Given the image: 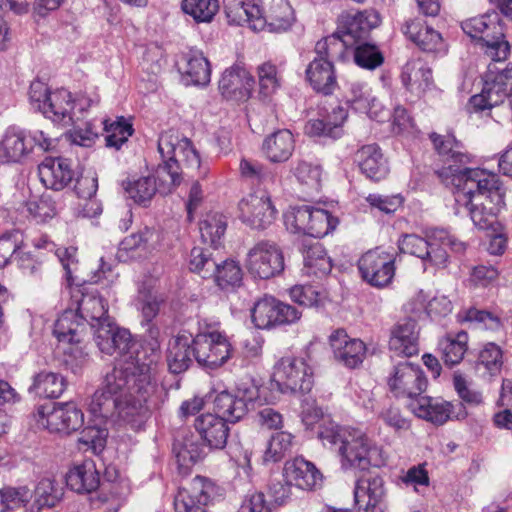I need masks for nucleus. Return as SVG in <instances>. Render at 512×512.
I'll return each instance as SVG.
<instances>
[{
  "mask_svg": "<svg viewBox=\"0 0 512 512\" xmlns=\"http://www.w3.org/2000/svg\"><path fill=\"white\" fill-rule=\"evenodd\" d=\"M156 391L150 369L142 370L132 364L119 366L105 375L89 410L95 417L119 421L133 431H140L151 417V399Z\"/></svg>",
  "mask_w": 512,
  "mask_h": 512,
  "instance_id": "obj_1",
  "label": "nucleus"
},
{
  "mask_svg": "<svg viewBox=\"0 0 512 512\" xmlns=\"http://www.w3.org/2000/svg\"><path fill=\"white\" fill-rule=\"evenodd\" d=\"M439 178L456 189V214L466 212L479 230L500 228L498 214L505 205V188L498 175L484 169L445 167Z\"/></svg>",
  "mask_w": 512,
  "mask_h": 512,
  "instance_id": "obj_2",
  "label": "nucleus"
},
{
  "mask_svg": "<svg viewBox=\"0 0 512 512\" xmlns=\"http://www.w3.org/2000/svg\"><path fill=\"white\" fill-rule=\"evenodd\" d=\"M175 130H163L158 138V151L163 162L156 169V177L160 184L157 186L156 178L143 176L129 181L125 190L129 197L137 204L147 206L157 191L166 194L177 187L182 180L181 162L185 167L198 169L200 156L186 138H180Z\"/></svg>",
  "mask_w": 512,
  "mask_h": 512,
  "instance_id": "obj_3",
  "label": "nucleus"
},
{
  "mask_svg": "<svg viewBox=\"0 0 512 512\" xmlns=\"http://www.w3.org/2000/svg\"><path fill=\"white\" fill-rule=\"evenodd\" d=\"M322 440H326L332 447L337 448L341 467L344 470L365 471L371 466L385 465L386 459L382 449L359 429L341 428L327 435L322 432Z\"/></svg>",
  "mask_w": 512,
  "mask_h": 512,
  "instance_id": "obj_4",
  "label": "nucleus"
},
{
  "mask_svg": "<svg viewBox=\"0 0 512 512\" xmlns=\"http://www.w3.org/2000/svg\"><path fill=\"white\" fill-rule=\"evenodd\" d=\"M398 245L401 252L420 258L425 269L447 267V248L458 254L464 253L467 248L464 241L459 240L447 229L438 227L427 229L424 237L406 234L399 240Z\"/></svg>",
  "mask_w": 512,
  "mask_h": 512,
  "instance_id": "obj_5",
  "label": "nucleus"
},
{
  "mask_svg": "<svg viewBox=\"0 0 512 512\" xmlns=\"http://www.w3.org/2000/svg\"><path fill=\"white\" fill-rule=\"evenodd\" d=\"M105 300L94 294H83L78 308L65 310L54 324L53 334L59 342L78 344L86 330V324L95 331L99 325L110 321Z\"/></svg>",
  "mask_w": 512,
  "mask_h": 512,
  "instance_id": "obj_6",
  "label": "nucleus"
},
{
  "mask_svg": "<svg viewBox=\"0 0 512 512\" xmlns=\"http://www.w3.org/2000/svg\"><path fill=\"white\" fill-rule=\"evenodd\" d=\"M380 22V15L374 9L341 13L337 19L335 32L325 37V54L342 59L346 49L365 39Z\"/></svg>",
  "mask_w": 512,
  "mask_h": 512,
  "instance_id": "obj_7",
  "label": "nucleus"
},
{
  "mask_svg": "<svg viewBox=\"0 0 512 512\" xmlns=\"http://www.w3.org/2000/svg\"><path fill=\"white\" fill-rule=\"evenodd\" d=\"M461 28L492 61L507 59L510 46L505 39L504 23L498 12L488 11L468 18L461 22Z\"/></svg>",
  "mask_w": 512,
  "mask_h": 512,
  "instance_id": "obj_8",
  "label": "nucleus"
},
{
  "mask_svg": "<svg viewBox=\"0 0 512 512\" xmlns=\"http://www.w3.org/2000/svg\"><path fill=\"white\" fill-rule=\"evenodd\" d=\"M283 217L287 230L303 234V274L318 278L320 243L318 219L313 215V208L307 205L290 207Z\"/></svg>",
  "mask_w": 512,
  "mask_h": 512,
  "instance_id": "obj_9",
  "label": "nucleus"
},
{
  "mask_svg": "<svg viewBox=\"0 0 512 512\" xmlns=\"http://www.w3.org/2000/svg\"><path fill=\"white\" fill-rule=\"evenodd\" d=\"M94 340L99 350L107 355H116L112 370L119 366L132 364L146 370L149 366L137 358L139 344L129 330L121 328L111 320L99 325L93 332Z\"/></svg>",
  "mask_w": 512,
  "mask_h": 512,
  "instance_id": "obj_10",
  "label": "nucleus"
},
{
  "mask_svg": "<svg viewBox=\"0 0 512 512\" xmlns=\"http://www.w3.org/2000/svg\"><path fill=\"white\" fill-rule=\"evenodd\" d=\"M99 102L98 95L90 97L85 93H80L73 97L70 91L60 88L52 92L42 114L55 124L79 128L78 122L84 119L90 107Z\"/></svg>",
  "mask_w": 512,
  "mask_h": 512,
  "instance_id": "obj_11",
  "label": "nucleus"
},
{
  "mask_svg": "<svg viewBox=\"0 0 512 512\" xmlns=\"http://www.w3.org/2000/svg\"><path fill=\"white\" fill-rule=\"evenodd\" d=\"M26 130H8L0 142V163H19L34 147L41 151H52L56 148L59 139L52 138L43 130H34L27 135Z\"/></svg>",
  "mask_w": 512,
  "mask_h": 512,
  "instance_id": "obj_12",
  "label": "nucleus"
},
{
  "mask_svg": "<svg viewBox=\"0 0 512 512\" xmlns=\"http://www.w3.org/2000/svg\"><path fill=\"white\" fill-rule=\"evenodd\" d=\"M35 417L50 433L64 436L71 435L84 425V413L72 401L39 405Z\"/></svg>",
  "mask_w": 512,
  "mask_h": 512,
  "instance_id": "obj_13",
  "label": "nucleus"
},
{
  "mask_svg": "<svg viewBox=\"0 0 512 512\" xmlns=\"http://www.w3.org/2000/svg\"><path fill=\"white\" fill-rule=\"evenodd\" d=\"M498 62L490 63L483 77V88L480 94L470 99L475 111H483L497 106L512 96V65L500 68Z\"/></svg>",
  "mask_w": 512,
  "mask_h": 512,
  "instance_id": "obj_14",
  "label": "nucleus"
},
{
  "mask_svg": "<svg viewBox=\"0 0 512 512\" xmlns=\"http://www.w3.org/2000/svg\"><path fill=\"white\" fill-rule=\"evenodd\" d=\"M313 384V371L303 359L283 357L274 367L272 388L281 393L309 394Z\"/></svg>",
  "mask_w": 512,
  "mask_h": 512,
  "instance_id": "obj_15",
  "label": "nucleus"
},
{
  "mask_svg": "<svg viewBox=\"0 0 512 512\" xmlns=\"http://www.w3.org/2000/svg\"><path fill=\"white\" fill-rule=\"evenodd\" d=\"M193 357L199 366L214 370L223 366L232 356V345L227 337L218 331L199 333L192 336Z\"/></svg>",
  "mask_w": 512,
  "mask_h": 512,
  "instance_id": "obj_16",
  "label": "nucleus"
},
{
  "mask_svg": "<svg viewBox=\"0 0 512 512\" xmlns=\"http://www.w3.org/2000/svg\"><path fill=\"white\" fill-rule=\"evenodd\" d=\"M245 266L252 277L270 279L284 271V255L275 242L262 240L248 251Z\"/></svg>",
  "mask_w": 512,
  "mask_h": 512,
  "instance_id": "obj_17",
  "label": "nucleus"
},
{
  "mask_svg": "<svg viewBox=\"0 0 512 512\" xmlns=\"http://www.w3.org/2000/svg\"><path fill=\"white\" fill-rule=\"evenodd\" d=\"M258 396L259 389L252 382L241 383L234 393L221 391L213 400L215 414L223 417L227 423H236L246 416L249 405Z\"/></svg>",
  "mask_w": 512,
  "mask_h": 512,
  "instance_id": "obj_18",
  "label": "nucleus"
},
{
  "mask_svg": "<svg viewBox=\"0 0 512 512\" xmlns=\"http://www.w3.org/2000/svg\"><path fill=\"white\" fill-rule=\"evenodd\" d=\"M219 487L211 480L196 476L188 487H180L174 498L176 512H207L205 506L219 496Z\"/></svg>",
  "mask_w": 512,
  "mask_h": 512,
  "instance_id": "obj_19",
  "label": "nucleus"
},
{
  "mask_svg": "<svg viewBox=\"0 0 512 512\" xmlns=\"http://www.w3.org/2000/svg\"><path fill=\"white\" fill-rule=\"evenodd\" d=\"M388 386L396 397L410 401L426 390L427 380L419 365L405 360L393 367Z\"/></svg>",
  "mask_w": 512,
  "mask_h": 512,
  "instance_id": "obj_20",
  "label": "nucleus"
},
{
  "mask_svg": "<svg viewBox=\"0 0 512 512\" xmlns=\"http://www.w3.org/2000/svg\"><path fill=\"white\" fill-rule=\"evenodd\" d=\"M393 254L376 248L369 250L358 261L360 274L367 283L383 288L392 282L395 274Z\"/></svg>",
  "mask_w": 512,
  "mask_h": 512,
  "instance_id": "obj_21",
  "label": "nucleus"
},
{
  "mask_svg": "<svg viewBox=\"0 0 512 512\" xmlns=\"http://www.w3.org/2000/svg\"><path fill=\"white\" fill-rule=\"evenodd\" d=\"M239 218L254 229H266L276 219L277 210L269 195L250 194L239 202Z\"/></svg>",
  "mask_w": 512,
  "mask_h": 512,
  "instance_id": "obj_22",
  "label": "nucleus"
},
{
  "mask_svg": "<svg viewBox=\"0 0 512 512\" xmlns=\"http://www.w3.org/2000/svg\"><path fill=\"white\" fill-rule=\"evenodd\" d=\"M354 499L365 512H387L383 478L378 474L359 478L354 488Z\"/></svg>",
  "mask_w": 512,
  "mask_h": 512,
  "instance_id": "obj_23",
  "label": "nucleus"
},
{
  "mask_svg": "<svg viewBox=\"0 0 512 512\" xmlns=\"http://www.w3.org/2000/svg\"><path fill=\"white\" fill-rule=\"evenodd\" d=\"M255 80L241 64L227 68L219 80V91L227 100L245 102L251 95Z\"/></svg>",
  "mask_w": 512,
  "mask_h": 512,
  "instance_id": "obj_24",
  "label": "nucleus"
},
{
  "mask_svg": "<svg viewBox=\"0 0 512 512\" xmlns=\"http://www.w3.org/2000/svg\"><path fill=\"white\" fill-rule=\"evenodd\" d=\"M329 346L336 361L349 369L359 367L365 358L363 341L350 338L344 329H337L329 336Z\"/></svg>",
  "mask_w": 512,
  "mask_h": 512,
  "instance_id": "obj_25",
  "label": "nucleus"
},
{
  "mask_svg": "<svg viewBox=\"0 0 512 512\" xmlns=\"http://www.w3.org/2000/svg\"><path fill=\"white\" fill-rule=\"evenodd\" d=\"M42 184L54 191L63 190L76 176L72 161L64 157H46L38 166Z\"/></svg>",
  "mask_w": 512,
  "mask_h": 512,
  "instance_id": "obj_26",
  "label": "nucleus"
},
{
  "mask_svg": "<svg viewBox=\"0 0 512 512\" xmlns=\"http://www.w3.org/2000/svg\"><path fill=\"white\" fill-rule=\"evenodd\" d=\"M194 427L210 450H222L226 447L230 428L220 415L202 414L195 419Z\"/></svg>",
  "mask_w": 512,
  "mask_h": 512,
  "instance_id": "obj_27",
  "label": "nucleus"
},
{
  "mask_svg": "<svg viewBox=\"0 0 512 512\" xmlns=\"http://www.w3.org/2000/svg\"><path fill=\"white\" fill-rule=\"evenodd\" d=\"M403 34L415 43L422 51L429 53L444 54L446 44L441 34L428 26L421 19H409L402 28Z\"/></svg>",
  "mask_w": 512,
  "mask_h": 512,
  "instance_id": "obj_28",
  "label": "nucleus"
},
{
  "mask_svg": "<svg viewBox=\"0 0 512 512\" xmlns=\"http://www.w3.org/2000/svg\"><path fill=\"white\" fill-rule=\"evenodd\" d=\"M228 21L236 25L247 24L254 31H261L267 24L263 10L256 0H226Z\"/></svg>",
  "mask_w": 512,
  "mask_h": 512,
  "instance_id": "obj_29",
  "label": "nucleus"
},
{
  "mask_svg": "<svg viewBox=\"0 0 512 512\" xmlns=\"http://www.w3.org/2000/svg\"><path fill=\"white\" fill-rule=\"evenodd\" d=\"M408 409L418 418L442 425L452 415L454 405L441 398H433L420 394L407 403Z\"/></svg>",
  "mask_w": 512,
  "mask_h": 512,
  "instance_id": "obj_30",
  "label": "nucleus"
},
{
  "mask_svg": "<svg viewBox=\"0 0 512 512\" xmlns=\"http://www.w3.org/2000/svg\"><path fill=\"white\" fill-rule=\"evenodd\" d=\"M429 137L436 152L440 156L445 157L448 162H451L437 170L438 175L439 171L445 167L452 166L454 169H466L462 168V166L470 162V157L464 151L462 142L458 141L454 134L449 130H444V133L432 132Z\"/></svg>",
  "mask_w": 512,
  "mask_h": 512,
  "instance_id": "obj_31",
  "label": "nucleus"
},
{
  "mask_svg": "<svg viewBox=\"0 0 512 512\" xmlns=\"http://www.w3.org/2000/svg\"><path fill=\"white\" fill-rule=\"evenodd\" d=\"M66 485L78 494H89L100 485V473L92 459L75 464L66 474Z\"/></svg>",
  "mask_w": 512,
  "mask_h": 512,
  "instance_id": "obj_32",
  "label": "nucleus"
},
{
  "mask_svg": "<svg viewBox=\"0 0 512 512\" xmlns=\"http://www.w3.org/2000/svg\"><path fill=\"white\" fill-rule=\"evenodd\" d=\"M418 329L413 319H405L391 330L389 348L397 355L411 357L418 354Z\"/></svg>",
  "mask_w": 512,
  "mask_h": 512,
  "instance_id": "obj_33",
  "label": "nucleus"
},
{
  "mask_svg": "<svg viewBox=\"0 0 512 512\" xmlns=\"http://www.w3.org/2000/svg\"><path fill=\"white\" fill-rule=\"evenodd\" d=\"M192 334L182 331L169 341L167 364L170 372L180 374L186 371L193 362Z\"/></svg>",
  "mask_w": 512,
  "mask_h": 512,
  "instance_id": "obj_34",
  "label": "nucleus"
},
{
  "mask_svg": "<svg viewBox=\"0 0 512 512\" xmlns=\"http://www.w3.org/2000/svg\"><path fill=\"white\" fill-rule=\"evenodd\" d=\"M318 468L313 462L302 456L286 461L283 468V478L295 487L310 491L316 485Z\"/></svg>",
  "mask_w": 512,
  "mask_h": 512,
  "instance_id": "obj_35",
  "label": "nucleus"
},
{
  "mask_svg": "<svg viewBox=\"0 0 512 512\" xmlns=\"http://www.w3.org/2000/svg\"><path fill=\"white\" fill-rule=\"evenodd\" d=\"M356 158L361 172L373 181H380L389 173L388 161L376 144L362 146Z\"/></svg>",
  "mask_w": 512,
  "mask_h": 512,
  "instance_id": "obj_36",
  "label": "nucleus"
},
{
  "mask_svg": "<svg viewBox=\"0 0 512 512\" xmlns=\"http://www.w3.org/2000/svg\"><path fill=\"white\" fill-rule=\"evenodd\" d=\"M184 61L180 72L185 85L205 86L210 82V63L202 52L190 50L185 54Z\"/></svg>",
  "mask_w": 512,
  "mask_h": 512,
  "instance_id": "obj_37",
  "label": "nucleus"
},
{
  "mask_svg": "<svg viewBox=\"0 0 512 512\" xmlns=\"http://www.w3.org/2000/svg\"><path fill=\"white\" fill-rule=\"evenodd\" d=\"M66 386V379L61 374L42 370L33 375L28 392L39 397L54 399L63 394Z\"/></svg>",
  "mask_w": 512,
  "mask_h": 512,
  "instance_id": "obj_38",
  "label": "nucleus"
},
{
  "mask_svg": "<svg viewBox=\"0 0 512 512\" xmlns=\"http://www.w3.org/2000/svg\"><path fill=\"white\" fill-rule=\"evenodd\" d=\"M262 150L271 162L287 161L294 150L291 130H275L264 140Z\"/></svg>",
  "mask_w": 512,
  "mask_h": 512,
  "instance_id": "obj_39",
  "label": "nucleus"
},
{
  "mask_svg": "<svg viewBox=\"0 0 512 512\" xmlns=\"http://www.w3.org/2000/svg\"><path fill=\"white\" fill-rule=\"evenodd\" d=\"M205 447H207L205 443H199L193 435L185 436L182 440H176L173 444V452L178 465L188 469L202 461L207 454Z\"/></svg>",
  "mask_w": 512,
  "mask_h": 512,
  "instance_id": "obj_40",
  "label": "nucleus"
},
{
  "mask_svg": "<svg viewBox=\"0 0 512 512\" xmlns=\"http://www.w3.org/2000/svg\"><path fill=\"white\" fill-rule=\"evenodd\" d=\"M76 180L74 192L79 198L87 200L83 207V215L85 217H95L102 212L101 205L93 200L98 189V179L95 175H78L74 178Z\"/></svg>",
  "mask_w": 512,
  "mask_h": 512,
  "instance_id": "obj_41",
  "label": "nucleus"
},
{
  "mask_svg": "<svg viewBox=\"0 0 512 512\" xmlns=\"http://www.w3.org/2000/svg\"><path fill=\"white\" fill-rule=\"evenodd\" d=\"M227 228V220L218 212L207 213L199 223L200 235L203 243L216 249L221 244V239Z\"/></svg>",
  "mask_w": 512,
  "mask_h": 512,
  "instance_id": "obj_42",
  "label": "nucleus"
},
{
  "mask_svg": "<svg viewBox=\"0 0 512 512\" xmlns=\"http://www.w3.org/2000/svg\"><path fill=\"white\" fill-rule=\"evenodd\" d=\"M468 334L458 332L455 336L448 335L439 342L444 363L450 367L459 364L467 351Z\"/></svg>",
  "mask_w": 512,
  "mask_h": 512,
  "instance_id": "obj_43",
  "label": "nucleus"
},
{
  "mask_svg": "<svg viewBox=\"0 0 512 512\" xmlns=\"http://www.w3.org/2000/svg\"><path fill=\"white\" fill-rule=\"evenodd\" d=\"M242 270L234 260L218 261L215 274L211 277L216 285L224 291H232L242 283Z\"/></svg>",
  "mask_w": 512,
  "mask_h": 512,
  "instance_id": "obj_44",
  "label": "nucleus"
},
{
  "mask_svg": "<svg viewBox=\"0 0 512 512\" xmlns=\"http://www.w3.org/2000/svg\"><path fill=\"white\" fill-rule=\"evenodd\" d=\"M181 10L197 24L210 23L219 11V0H182Z\"/></svg>",
  "mask_w": 512,
  "mask_h": 512,
  "instance_id": "obj_45",
  "label": "nucleus"
},
{
  "mask_svg": "<svg viewBox=\"0 0 512 512\" xmlns=\"http://www.w3.org/2000/svg\"><path fill=\"white\" fill-rule=\"evenodd\" d=\"M277 298L264 296L255 302L251 310V318L258 329L275 328L277 315Z\"/></svg>",
  "mask_w": 512,
  "mask_h": 512,
  "instance_id": "obj_46",
  "label": "nucleus"
},
{
  "mask_svg": "<svg viewBox=\"0 0 512 512\" xmlns=\"http://www.w3.org/2000/svg\"><path fill=\"white\" fill-rule=\"evenodd\" d=\"M218 261L210 248L197 246L190 252L189 269L204 279H210L215 274Z\"/></svg>",
  "mask_w": 512,
  "mask_h": 512,
  "instance_id": "obj_47",
  "label": "nucleus"
},
{
  "mask_svg": "<svg viewBox=\"0 0 512 512\" xmlns=\"http://www.w3.org/2000/svg\"><path fill=\"white\" fill-rule=\"evenodd\" d=\"M35 504L39 508H53L63 498V487L52 478L41 479L34 490Z\"/></svg>",
  "mask_w": 512,
  "mask_h": 512,
  "instance_id": "obj_48",
  "label": "nucleus"
},
{
  "mask_svg": "<svg viewBox=\"0 0 512 512\" xmlns=\"http://www.w3.org/2000/svg\"><path fill=\"white\" fill-rule=\"evenodd\" d=\"M294 446V435L286 431L274 433L268 441L263 459L265 462H279L290 454Z\"/></svg>",
  "mask_w": 512,
  "mask_h": 512,
  "instance_id": "obj_49",
  "label": "nucleus"
},
{
  "mask_svg": "<svg viewBox=\"0 0 512 512\" xmlns=\"http://www.w3.org/2000/svg\"><path fill=\"white\" fill-rule=\"evenodd\" d=\"M353 47V58L357 66L366 70H375L383 64L384 56L376 45L359 42Z\"/></svg>",
  "mask_w": 512,
  "mask_h": 512,
  "instance_id": "obj_50",
  "label": "nucleus"
},
{
  "mask_svg": "<svg viewBox=\"0 0 512 512\" xmlns=\"http://www.w3.org/2000/svg\"><path fill=\"white\" fill-rule=\"evenodd\" d=\"M259 95L263 100L270 98L281 86V78L278 75L277 67L265 62L258 69Z\"/></svg>",
  "mask_w": 512,
  "mask_h": 512,
  "instance_id": "obj_51",
  "label": "nucleus"
},
{
  "mask_svg": "<svg viewBox=\"0 0 512 512\" xmlns=\"http://www.w3.org/2000/svg\"><path fill=\"white\" fill-rule=\"evenodd\" d=\"M108 430L98 424L86 426L80 433L78 443L91 450L93 454H100L107 443Z\"/></svg>",
  "mask_w": 512,
  "mask_h": 512,
  "instance_id": "obj_52",
  "label": "nucleus"
},
{
  "mask_svg": "<svg viewBox=\"0 0 512 512\" xmlns=\"http://www.w3.org/2000/svg\"><path fill=\"white\" fill-rule=\"evenodd\" d=\"M503 365L502 350L494 343H488L479 353L476 369L484 370L490 376L500 373Z\"/></svg>",
  "mask_w": 512,
  "mask_h": 512,
  "instance_id": "obj_53",
  "label": "nucleus"
},
{
  "mask_svg": "<svg viewBox=\"0 0 512 512\" xmlns=\"http://www.w3.org/2000/svg\"><path fill=\"white\" fill-rule=\"evenodd\" d=\"M264 17L267 19V24L272 30H287L293 20V10L289 3L285 0H280L274 3L269 10V14Z\"/></svg>",
  "mask_w": 512,
  "mask_h": 512,
  "instance_id": "obj_54",
  "label": "nucleus"
},
{
  "mask_svg": "<svg viewBox=\"0 0 512 512\" xmlns=\"http://www.w3.org/2000/svg\"><path fill=\"white\" fill-rule=\"evenodd\" d=\"M23 243V233L18 229H12L0 235V268L5 267L13 255L20 253Z\"/></svg>",
  "mask_w": 512,
  "mask_h": 512,
  "instance_id": "obj_55",
  "label": "nucleus"
},
{
  "mask_svg": "<svg viewBox=\"0 0 512 512\" xmlns=\"http://www.w3.org/2000/svg\"><path fill=\"white\" fill-rule=\"evenodd\" d=\"M290 298L293 302L304 307H314L319 302V282L298 284L290 288Z\"/></svg>",
  "mask_w": 512,
  "mask_h": 512,
  "instance_id": "obj_56",
  "label": "nucleus"
},
{
  "mask_svg": "<svg viewBox=\"0 0 512 512\" xmlns=\"http://www.w3.org/2000/svg\"><path fill=\"white\" fill-rule=\"evenodd\" d=\"M301 408V418L306 430L310 431L312 436L320 438V408L316 398L305 396Z\"/></svg>",
  "mask_w": 512,
  "mask_h": 512,
  "instance_id": "obj_57",
  "label": "nucleus"
},
{
  "mask_svg": "<svg viewBox=\"0 0 512 512\" xmlns=\"http://www.w3.org/2000/svg\"><path fill=\"white\" fill-rule=\"evenodd\" d=\"M165 300V297L159 293L140 292L137 305L141 311L142 322H152L159 314L160 307Z\"/></svg>",
  "mask_w": 512,
  "mask_h": 512,
  "instance_id": "obj_58",
  "label": "nucleus"
},
{
  "mask_svg": "<svg viewBox=\"0 0 512 512\" xmlns=\"http://www.w3.org/2000/svg\"><path fill=\"white\" fill-rule=\"evenodd\" d=\"M241 176L260 183L273 182V172L256 160L243 158L240 161Z\"/></svg>",
  "mask_w": 512,
  "mask_h": 512,
  "instance_id": "obj_59",
  "label": "nucleus"
},
{
  "mask_svg": "<svg viewBox=\"0 0 512 512\" xmlns=\"http://www.w3.org/2000/svg\"><path fill=\"white\" fill-rule=\"evenodd\" d=\"M325 111L324 119H322V128H340L348 118V109L338 100L328 103L322 107Z\"/></svg>",
  "mask_w": 512,
  "mask_h": 512,
  "instance_id": "obj_60",
  "label": "nucleus"
},
{
  "mask_svg": "<svg viewBox=\"0 0 512 512\" xmlns=\"http://www.w3.org/2000/svg\"><path fill=\"white\" fill-rule=\"evenodd\" d=\"M0 494L10 510L25 506L31 499V492L27 486H5L0 489Z\"/></svg>",
  "mask_w": 512,
  "mask_h": 512,
  "instance_id": "obj_61",
  "label": "nucleus"
},
{
  "mask_svg": "<svg viewBox=\"0 0 512 512\" xmlns=\"http://www.w3.org/2000/svg\"><path fill=\"white\" fill-rule=\"evenodd\" d=\"M454 388L461 400L470 406H480L483 404L482 393L472 389L461 374H455L453 377Z\"/></svg>",
  "mask_w": 512,
  "mask_h": 512,
  "instance_id": "obj_62",
  "label": "nucleus"
},
{
  "mask_svg": "<svg viewBox=\"0 0 512 512\" xmlns=\"http://www.w3.org/2000/svg\"><path fill=\"white\" fill-rule=\"evenodd\" d=\"M52 92L53 91H50L46 83L40 80H34L30 84L29 89V99L32 107L43 113V110L47 107Z\"/></svg>",
  "mask_w": 512,
  "mask_h": 512,
  "instance_id": "obj_63",
  "label": "nucleus"
},
{
  "mask_svg": "<svg viewBox=\"0 0 512 512\" xmlns=\"http://www.w3.org/2000/svg\"><path fill=\"white\" fill-rule=\"evenodd\" d=\"M238 512H271V508L264 493L254 491L245 495Z\"/></svg>",
  "mask_w": 512,
  "mask_h": 512,
  "instance_id": "obj_64",
  "label": "nucleus"
}]
</instances>
